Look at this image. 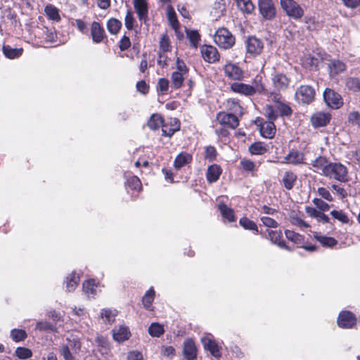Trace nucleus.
<instances>
[{
    "mask_svg": "<svg viewBox=\"0 0 360 360\" xmlns=\"http://www.w3.org/2000/svg\"><path fill=\"white\" fill-rule=\"evenodd\" d=\"M11 338L15 342L24 341L27 338V332L23 329L13 328L11 330Z\"/></svg>",
    "mask_w": 360,
    "mask_h": 360,
    "instance_id": "864d4df0",
    "label": "nucleus"
},
{
    "mask_svg": "<svg viewBox=\"0 0 360 360\" xmlns=\"http://www.w3.org/2000/svg\"><path fill=\"white\" fill-rule=\"evenodd\" d=\"M248 150L251 155H262L268 151V146L263 142L256 141L249 146Z\"/></svg>",
    "mask_w": 360,
    "mask_h": 360,
    "instance_id": "f704fd0d",
    "label": "nucleus"
},
{
    "mask_svg": "<svg viewBox=\"0 0 360 360\" xmlns=\"http://www.w3.org/2000/svg\"><path fill=\"white\" fill-rule=\"evenodd\" d=\"M126 177V181H125V186L127 188H130L131 191H136V192H140L143 189L142 183L140 180V179L135 176H125Z\"/></svg>",
    "mask_w": 360,
    "mask_h": 360,
    "instance_id": "7c9ffc66",
    "label": "nucleus"
},
{
    "mask_svg": "<svg viewBox=\"0 0 360 360\" xmlns=\"http://www.w3.org/2000/svg\"><path fill=\"white\" fill-rule=\"evenodd\" d=\"M331 114L328 112L316 111L310 117V123L314 129L327 126L331 120Z\"/></svg>",
    "mask_w": 360,
    "mask_h": 360,
    "instance_id": "2eb2a0df",
    "label": "nucleus"
},
{
    "mask_svg": "<svg viewBox=\"0 0 360 360\" xmlns=\"http://www.w3.org/2000/svg\"><path fill=\"white\" fill-rule=\"evenodd\" d=\"M357 318L351 311L342 310L337 318V325L343 329H352L356 326Z\"/></svg>",
    "mask_w": 360,
    "mask_h": 360,
    "instance_id": "0eeeda50",
    "label": "nucleus"
},
{
    "mask_svg": "<svg viewBox=\"0 0 360 360\" xmlns=\"http://www.w3.org/2000/svg\"><path fill=\"white\" fill-rule=\"evenodd\" d=\"M281 6L286 15L294 20H300L304 16L303 8L295 0H281Z\"/></svg>",
    "mask_w": 360,
    "mask_h": 360,
    "instance_id": "423d86ee",
    "label": "nucleus"
},
{
    "mask_svg": "<svg viewBox=\"0 0 360 360\" xmlns=\"http://www.w3.org/2000/svg\"><path fill=\"white\" fill-rule=\"evenodd\" d=\"M113 339L119 342H122L128 340L131 336V333L127 327L121 326L113 333Z\"/></svg>",
    "mask_w": 360,
    "mask_h": 360,
    "instance_id": "e433bc0d",
    "label": "nucleus"
},
{
    "mask_svg": "<svg viewBox=\"0 0 360 360\" xmlns=\"http://www.w3.org/2000/svg\"><path fill=\"white\" fill-rule=\"evenodd\" d=\"M44 39L47 42H55L57 39V34L55 29L45 28L44 31Z\"/></svg>",
    "mask_w": 360,
    "mask_h": 360,
    "instance_id": "69168bd1",
    "label": "nucleus"
},
{
    "mask_svg": "<svg viewBox=\"0 0 360 360\" xmlns=\"http://www.w3.org/2000/svg\"><path fill=\"white\" fill-rule=\"evenodd\" d=\"M246 54L252 57L260 56L264 50V44L263 41L255 35L248 36L245 41Z\"/></svg>",
    "mask_w": 360,
    "mask_h": 360,
    "instance_id": "39448f33",
    "label": "nucleus"
},
{
    "mask_svg": "<svg viewBox=\"0 0 360 360\" xmlns=\"http://www.w3.org/2000/svg\"><path fill=\"white\" fill-rule=\"evenodd\" d=\"M223 169L218 164H212L207 167L205 177L207 183L212 184L216 183L222 174Z\"/></svg>",
    "mask_w": 360,
    "mask_h": 360,
    "instance_id": "5701e85b",
    "label": "nucleus"
},
{
    "mask_svg": "<svg viewBox=\"0 0 360 360\" xmlns=\"http://www.w3.org/2000/svg\"><path fill=\"white\" fill-rule=\"evenodd\" d=\"M259 127L260 135L265 139H273L276 132L274 122L271 121H264L262 118H257L255 121Z\"/></svg>",
    "mask_w": 360,
    "mask_h": 360,
    "instance_id": "4468645a",
    "label": "nucleus"
},
{
    "mask_svg": "<svg viewBox=\"0 0 360 360\" xmlns=\"http://www.w3.org/2000/svg\"><path fill=\"white\" fill-rule=\"evenodd\" d=\"M79 277L76 273L72 272L66 277V290L68 292H73L78 286Z\"/></svg>",
    "mask_w": 360,
    "mask_h": 360,
    "instance_id": "a19ab883",
    "label": "nucleus"
},
{
    "mask_svg": "<svg viewBox=\"0 0 360 360\" xmlns=\"http://www.w3.org/2000/svg\"><path fill=\"white\" fill-rule=\"evenodd\" d=\"M115 316L116 314L109 309H103L101 312V318L105 319L108 323L113 322L115 321Z\"/></svg>",
    "mask_w": 360,
    "mask_h": 360,
    "instance_id": "338daca9",
    "label": "nucleus"
},
{
    "mask_svg": "<svg viewBox=\"0 0 360 360\" xmlns=\"http://www.w3.org/2000/svg\"><path fill=\"white\" fill-rule=\"evenodd\" d=\"M122 26V23L120 20L117 18H110L106 23V27L108 32L111 34H117L120 31Z\"/></svg>",
    "mask_w": 360,
    "mask_h": 360,
    "instance_id": "58836bf2",
    "label": "nucleus"
},
{
    "mask_svg": "<svg viewBox=\"0 0 360 360\" xmlns=\"http://www.w3.org/2000/svg\"><path fill=\"white\" fill-rule=\"evenodd\" d=\"M192 161L193 155L186 151H182L175 158L174 160V167L178 170L186 165L191 164Z\"/></svg>",
    "mask_w": 360,
    "mask_h": 360,
    "instance_id": "bb28decb",
    "label": "nucleus"
},
{
    "mask_svg": "<svg viewBox=\"0 0 360 360\" xmlns=\"http://www.w3.org/2000/svg\"><path fill=\"white\" fill-rule=\"evenodd\" d=\"M215 44L222 49H229L235 44L236 39L232 33L226 27L219 28L214 35Z\"/></svg>",
    "mask_w": 360,
    "mask_h": 360,
    "instance_id": "7ed1b4c3",
    "label": "nucleus"
},
{
    "mask_svg": "<svg viewBox=\"0 0 360 360\" xmlns=\"http://www.w3.org/2000/svg\"><path fill=\"white\" fill-rule=\"evenodd\" d=\"M224 76L230 80L243 81L245 78L244 70L237 63L228 61L223 67Z\"/></svg>",
    "mask_w": 360,
    "mask_h": 360,
    "instance_id": "1a4fd4ad",
    "label": "nucleus"
},
{
    "mask_svg": "<svg viewBox=\"0 0 360 360\" xmlns=\"http://www.w3.org/2000/svg\"><path fill=\"white\" fill-rule=\"evenodd\" d=\"M326 104L332 109H339L343 105V99L340 94L333 89L326 88L323 94Z\"/></svg>",
    "mask_w": 360,
    "mask_h": 360,
    "instance_id": "9b49d317",
    "label": "nucleus"
},
{
    "mask_svg": "<svg viewBox=\"0 0 360 360\" xmlns=\"http://www.w3.org/2000/svg\"><path fill=\"white\" fill-rule=\"evenodd\" d=\"M259 11L262 18L272 20L276 15L275 4L272 0H258Z\"/></svg>",
    "mask_w": 360,
    "mask_h": 360,
    "instance_id": "f8f14e48",
    "label": "nucleus"
},
{
    "mask_svg": "<svg viewBox=\"0 0 360 360\" xmlns=\"http://www.w3.org/2000/svg\"><path fill=\"white\" fill-rule=\"evenodd\" d=\"M297 174L295 172L287 170L284 172L280 182L286 190L291 191L297 184Z\"/></svg>",
    "mask_w": 360,
    "mask_h": 360,
    "instance_id": "393cba45",
    "label": "nucleus"
},
{
    "mask_svg": "<svg viewBox=\"0 0 360 360\" xmlns=\"http://www.w3.org/2000/svg\"><path fill=\"white\" fill-rule=\"evenodd\" d=\"M200 53L203 60L208 63H217L220 60V53L217 49L212 45H202Z\"/></svg>",
    "mask_w": 360,
    "mask_h": 360,
    "instance_id": "ddd939ff",
    "label": "nucleus"
},
{
    "mask_svg": "<svg viewBox=\"0 0 360 360\" xmlns=\"http://www.w3.org/2000/svg\"><path fill=\"white\" fill-rule=\"evenodd\" d=\"M225 107L229 113H233L237 117H240L243 115V108L240 105L239 100L236 98H229L225 103Z\"/></svg>",
    "mask_w": 360,
    "mask_h": 360,
    "instance_id": "a878e982",
    "label": "nucleus"
},
{
    "mask_svg": "<svg viewBox=\"0 0 360 360\" xmlns=\"http://www.w3.org/2000/svg\"><path fill=\"white\" fill-rule=\"evenodd\" d=\"M268 234V238L271 241L272 243L276 245L281 249H284L287 251H292L289 245L286 244L285 240L283 238V233L281 230H271L266 229Z\"/></svg>",
    "mask_w": 360,
    "mask_h": 360,
    "instance_id": "6ab92c4d",
    "label": "nucleus"
},
{
    "mask_svg": "<svg viewBox=\"0 0 360 360\" xmlns=\"http://www.w3.org/2000/svg\"><path fill=\"white\" fill-rule=\"evenodd\" d=\"M134 8L140 20H146L148 15V4L146 0H134Z\"/></svg>",
    "mask_w": 360,
    "mask_h": 360,
    "instance_id": "c85d7f7f",
    "label": "nucleus"
},
{
    "mask_svg": "<svg viewBox=\"0 0 360 360\" xmlns=\"http://www.w3.org/2000/svg\"><path fill=\"white\" fill-rule=\"evenodd\" d=\"M198 347L193 338H186L183 343L182 354L186 360H196Z\"/></svg>",
    "mask_w": 360,
    "mask_h": 360,
    "instance_id": "f3484780",
    "label": "nucleus"
},
{
    "mask_svg": "<svg viewBox=\"0 0 360 360\" xmlns=\"http://www.w3.org/2000/svg\"><path fill=\"white\" fill-rule=\"evenodd\" d=\"M324 176L341 183H346L349 181L348 169L341 162H331Z\"/></svg>",
    "mask_w": 360,
    "mask_h": 360,
    "instance_id": "f03ea898",
    "label": "nucleus"
},
{
    "mask_svg": "<svg viewBox=\"0 0 360 360\" xmlns=\"http://www.w3.org/2000/svg\"><path fill=\"white\" fill-rule=\"evenodd\" d=\"M236 81L230 85V90L236 94H241L245 96H251L254 95V89L252 85L239 82Z\"/></svg>",
    "mask_w": 360,
    "mask_h": 360,
    "instance_id": "4be33fe9",
    "label": "nucleus"
},
{
    "mask_svg": "<svg viewBox=\"0 0 360 360\" xmlns=\"http://www.w3.org/2000/svg\"><path fill=\"white\" fill-rule=\"evenodd\" d=\"M345 85L349 90L359 92L360 91V78L349 77L347 78Z\"/></svg>",
    "mask_w": 360,
    "mask_h": 360,
    "instance_id": "603ef678",
    "label": "nucleus"
},
{
    "mask_svg": "<svg viewBox=\"0 0 360 360\" xmlns=\"http://www.w3.org/2000/svg\"><path fill=\"white\" fill-rule=\"evenodd\" d=\"M15 355L20 359H27L32 356V352L29 348L18 347L15 351Z\"/></svg>",
    "mask_w": 360,
    "mask_h": 360,
    "instance_id": "bf43d9fd",
    "label": "nucleus"
},
{
    "mask_svg": "<svg viewBox=\"0 0 360 360\" xmlns=\"http://www.w3.org/2000/svg\"><path fill=\"white\" fill-rule=\"evenodd\" d=\"M238 8L243 13L250 14L255 10V6L251 0H236Z\"/></svg>",
    "mask_w": 360,
    "mask_h": 360,
    "instance_id": "8fccbe9b",
    "label": "nucleus"
},
{
    "mask_svg": "<svg viewBox=\"0 0 360 360\" xmlns=\"http://www.w3.org/2000/svg\"><path fill=\"white\" fill-rule=\"evenodd\" d=\"M96 288L97 284L93 278L86 280L82 284L83 291L88 296L95 295L96 292Z\"/></svg>",
    "mask_w": 360,
    "mask_h": 360,
    "instance_id": "c03bdc74",
    "label": "nucleus"
},
{
    "mask_svg": "<svg viewBox=\"0 0 360 360\" xmlns=\"http://www.w3.org/2000/svg\"><path fill=\"white\" fill-rule=\"evenodd\" d=\"M217 152L216 148L212 146H208L205 148L204 158L205 160L212 162L216 160Z\"/></svg>",
    "mask_w": 360,
    "mask_h": 360,
    "instance_id": "052dcab7",
    "label": "nucleus"
},
{
    "mask_svg": "<svg viewBox=\"0 0 360 360\" xmlns=\"http://www.w3.org/2000/svg\"><path fill=\"white\" fill-rule=\"evenodd\" d=\"M165 120L160 114L154 113L152 114L148 120V127L153 131L159 129L162 127Z\"/></svg>",
    "mask_w": 360,
    "mask_h": 360,
    "instance_id": "c756f323",
    "label": "nucleus"
},
{
    "mask_svg": "<svg viewBox=\"0 0 360 360\" xmlns=\"http://www.w3.org/2000/svg\"><path fill=\"white\" fill-rule=\"evenodd\" d=\"M155 297V291L153 287H150L144 294L142 297V304L145 309L148 311H153V307L152 306Z\"/></svg>",
    "mask_w": 360,
    "mask_h": 360,
    "instance_id": "2f4dec72",
    "label": "nucleus"
},
{
    "mask_svg": "<svg viewBox=\"0 0 360 360\" xmlns=\"http://www.w3.org/2000/svg\"><path fill=\"white\" fill-rule=\"evenodd\" d=\"M131 45L130 39L127 35H124L118 42V46L120 51H124L127 50Z\"/></svg>",
    "mask_w": 360,
    "mask_h": 360,
    "instance_id": "774afa93",
    "label": "nucleus"
},
{
    "mask_svg": "<svg viewBox=\"0 0 360 360\" xmlns=\"http://www.w3.org/2000/svg\"><path fill=\"white\" fill-rule=\"evenodd\" d=\"M274 101H276L277 103L276 109H277L278 115H280L281 117H284V116H290L292 114V110L288 104L276 101V96L274 97Z\"/></svg>",
    "mask_w": 360,
    "mask_h": 360,
    "instance_id": "09e8293b",
    "label": "nucleus"
},
{
    "mask_svg": "<svg viewBox=\"0 0 360 360\" xmlns=\"http://www.w3.org/2000/svg\"><path fill=\"white\" fill-rule=\"evenodd\" d=\"M239 224L246 230L252 231L256 234L259 233L256 223L246 217L240 219Z\"/></svg>",
    "mask_w": 360,
    "mask_h": 360,
    "instance_id": "a18cd8bd",
    "label": "nucleus"
},
{
    "mask_svg": "<svg viewBox=\"0 0 360 360\" xmlns=\"http://www.w3.org/2000/svg\"><path fill=\"white\" fill-rule=\"evenodd\" d=\"M285 235L288 240L297 245L302 244L304 241V236L294 231L287 229L285 231Z\"/></svg>",
    "mask_w": 360,
    "mask_h": 360,
    "instance_id": "49530a36",
    "label": "nucleus"
},
{
    "mask_svg": "<svg viewBox=\"0 0 360 360\" xmlns=\"http://www.w3.org/2000/svg\"><path fill=\"white\" fill-rule=\"evenodd\" d=\"M169 82L167 78H160L158 81L156 89L161 95H166L169 91Z\"/></svg>",
    "mask_w": 360,
    "mask_h": 360,
    "instance_id": "4d7b16f0",
    "label": "nucleus"
},
{
    "mask_svg": "<svg viewBox=\"0 0 360 360\" xmlns=\"http://www.w3.org/2000/svg\"><path fill=\"white\" fill-rule=\"evenodd\" d=\"M136 20L131 10H127L124 18V25L128 30H133Z\"/></svg>",
    "mask_w": 360,
    "mask_h": 360,
    "instance_id": "680f3d73",
    "label": "nucleus"
},
{
    "mask_svg": "<svg viewBox=\"0 0 360 360\" xmlns=\"http://www.w3.org/2000/svg\"><path fill=\"white\" fill-rule=\"evenodd\" d=\"M316 91L309 84L300 85L295 91V98L297 103L302 105H309L315 100Z\"/></svg>",
    "mask_w": 360,
    "mask_h": 360,
    "instance_id": "20e7f679",
    "label": "nucleus"
},
{
    "mask_svg": "<svg viewBox=\"0 0 360 360\" xmlns=\"http://www.w3.org/2000/svg\"><path fill=\"white\" fill-rule=\"evenodd\" d=\"M96 343L98 347V351L102 354H107L110 350V347L108 339L103 336H98L96 338Z\"/></svg>",
    "mask_w": 360,
    "mask_h": 360,
    "instance_id": "37998d69",
    "label": "nucleus"
},
{
    "mask_svg": "<svg viewBox=\"0 0 360 360\" xmlns=\"http://www.w3.org/2000/svg\"><path fill=\"white\" fill-rule=\"evenodd\" d=\"M216 121L229 129H236L240 124L239 117L236 115L225 111H220L217 114Z\"/></svg>",
    "mask_w": 360,
    "mask_h": 360,
    "instance_id": "6e6552de",
    "label": "nucleus"
},
{
    "mask_svg": "<svg viewBox=\"0 0 360 360\" xmlns=\"http://www.w3.org/2000/svg\"><path fill=\"white\" fill-rule=\"evenodd\" d=\"M181 129V122L178 118L170 117L167 119L162 127V136L172 137L176 131Z\"/></svg>",
    "mask_w": 360,
    "mask_h": 360,
    "instance_id": "a211bd4d",
    "label": "nucleus"
},
{
    "mask_svg": "<svg viewBox=\"0 0 360 360\" xmlns=\"http://www.w3.org/2000/svg\"><path fill=\"white\" fill-rule=\"evenodd\" d=\"M223 218L226 219L229 222H235L236 217L232 208L228 207L224 202H220L218 205Z\"/></svg>",
    "mask_w": 360,
    "mask_h": 360,
    "instance_id": "72a5a7b5",
    "label": "nucleus"
},
{
    "mask_svg": "<svg viewBox=\"0 0 360 360\" xmlns=\"http://www.w3.org/2000/svg\"><path fill=\"white\" fill-rule=\"evenodd\" d=\"M2 51L6 58L15 59L20 57L23 53L22 48H12L10 45H4Z\"/></svg>",
    "mask_w": 360,
    "mask_h": 360,
    "instance_id": "473e14b6",
    "label": "nucleus"
},
{
    "mask_svg": "<svg viewBox=\"0 0 360 360\" xmlns=\"http://www.w3.org/2000/svg\"><path fill=\"white\" fill-rule=\"evenodd\" d=\"M348 122L354 126H357L360 128V113L358 111H352L349 113Z\"/></svg>",
    "mask_w": 360,
    "mask_h": 360,
    "instance_id": "e2e57ef3",
    "label": "nucleus"
},
{
    "mask_svg": "<svg viewBox=\"0 0 360 360\" xmlns=\"http://www.w3.org/2000/svg\"><path fill=\"white\" fill-rule=\"evenodd\" d=\"M271 79L274 87L278 91L286 90L290 83V79L283 73H276Z\"/></svg>",
    "mask_w": 360,
    "mask_h": 360,
    "instance_id": "b1692460",
    "label": "nucleus"
},
{
    "mask_svg": "<svg viewBox=\"0 0 360 360\" xmlns=\"http://www.w3.org/2000/svg\"><path fill=\"white\" fill-rule=\"evenodd\" d=\"M35 330L44 333H54L57 331V327L56 324L41 321L36 323Z\"/></svg>",
    "mask_w": 360,
    "mask_h": 360,
    "instance_id": "79ce46f5",
    "label": "nucleus"
},
{
    "mask_svg": "<svg viewBox=\"0 0 360 360\" xmlns=\"http://www.w3.org/2000/svg\"><path fill=\"white\" fill-rule=\"evenodd\" d=\"M313 238L324 248H333L338 244V240L335 238L321 235L319 232L314 233Z\"/></svg>",
    "mask_w": 360,
    "mask_h": 360,
    "instance_id": "cd10ccee",
    "label": "nucleus"
},
{
    "mask_svg": "<svg viewBox=\"0 0 360 360\" xmlns=\"http://www.w3.org/2000/svg\"><path fill=\"white\" fill-rule=\"evenodd\" d=\"M330 215L334 219L338 220L342 224H348L349 222V218L348 215L342 210H333L330 212Z\"/></svg>",
    "mask_w": 360,
    "mask_h": 360,
    "instance_id": "13d9d810",
    "label": "nucleus"
},
{
    "mask_svg": "<svg viewBox=\"0 0 360 360\" xmlns=\"http://www.w3.org/2000/svg\"><path fill=\"white\" fill-rule=\"evenodd\" d=\"M148 333L152 337L159 338L165 333L164 326L159 323H152L148 328Z\"/></svg>",
    "mask_w": 360,
    "mask_h": 360,
    "instance_id": "3c124183",
    "label": "nucleus"
},
{
    "mask_svg": "<svg viewBox=\"0 0 360 360\" xmlns=\"http://www.w3.org/2000/svg\"><path fill=\"white\" fill-rule=\"evenodd\" d=\"M90 37L94 44L108 42V36L103 25L98 21H93L90 25Z\"/></svg>",
    "mask_w": 360,
    "mask_h": 360,
    "instance_id": "9d476101",
    "label": "nucleus"
},
{
    "mask_svg": "<svg viewBox=\"0 0 360 360\" xmlns=\"http://www.w3.org/2000/svg\"><path fill=\"white\" fill-rule=\"evenodd\" d=\"M185 32L186 33V37L191 43V46L196 49L198 46L199 42L201 40V36L199 34L198 31L195 30H189L188 28H186Z\"/></svg>",
    "mask_w": 360,
    "mask_h": 360,
    "instance_id": "4c0bfd02",
    "label": "nucleus"
},
{
    "mask_svg": "<svg viewBox=\"0 0 360 360\" xmlns=\"http://www.w3.org/2000/svg\"><path fill=\"white\" fill-rule=\"evenodd\" d=\"M305 155L304 153L297 150L292 149L289 151L282 163L290 164L292 165H300L305 163Z\"/></svg>",
    "mask_w": 360,
    "mask_h": 360,
    "instance_id": "412c9836",
    "label": "nucleus"
},
{
    "mask_svg": "<svg viewBox=\"0 0 360 360\" xmlns=\"http://www.w3.org/2000/svg\"><path fill=\"white\" fill-rule=\"evenodd\" d=\"M330 162L326 156L319 155L311 162V165L314 172L324 176Z\"/></svg>",
    "mask_w": 360,
    "mask_h": 360,
    "instance_id": "aec40b11",
    "label": "nucleus"
},
{
    "mask_svg": "<svg viewBox=\"0 0 360 360\" xmlns=\"http://www.w3.org/2000/svg\"><path fill=\"white\" fill-rule=\"evenodd\" d=\"M201 342L204 349L208 351L215 359L219 360L222 356V347L214 339L210 338H202Z\"/></svg>",
    "mask_w": 360,
    "mask_h": 360,
    "instance_id": "dca6fc26",
    "label": "nucleus"
},
{
    "mask_svg": "<svg viewBox=\"0 0 360 360\" xmlns=\"http://www.w3.org/2000/svg\"><path fill=\"white\" fill-rule=\"evenodd\" d=\"M243 170L245 172H253L256 169L255 163L249 159H243L240 162Z\"/></svg>",
    "mask_w": 360,
    "mask_h": 360,
    "instance_id": "0e129e2a",
    "label": "nucleus"
},
{
    "mask_svg": "<svg viewBox=\"0 0 360 360\" xmlns=\"http://www.w3.org/2000/svg\"><path fill=\"white\" fill-rule=\"evenodd\" d=\"M329 68L332 75H338L346 70V65L340 60H333L329 64Z\"/></svg>",
    "mask_w": 360,
    "mask_h": 360,
    "instance_id": "de8ad7c7",
    "label": "nucleus"
},
{
    "mask_svg": "<svg viewBox=\"0 0 360 360\" xmlns=\"http://www.w3.org/2000/svg\"><path fill=\"white\" fill-rule=\"evenodd\" d=\"M172 46L169 37L167 33L162 35L160 40V52L162 53L171 51Z\"/></svg>",
    "mask_w": 360,
    "mask_h": 360,
    "instance_id": "5fc2aeb1",
    "label": "nucleus"
},
{
    "mask_svg": "<svg viewBox=\"0 0 360 360\" xmlns=\"http://www.w3.org/2000/svg\"><path fill=\"white\" fill-rule=\"evenodd\" d=\"M252 87L254 89V95L256 94L266 95L268 91L265 87V84L263 82V77L257 75L252 80Z\"/></svg>",
    "mask_w": 360,
    "mask_h": 360,
    "instance_id": "c9c22d12",
    "label": "nucleus"
},
{
    "mask_svg": "<svg viewBox=\"0 0 360 360\" xmlns=\"http://www.w3.org/2000/svg\"><path fill=\"white\" fill-rule=\"evenodd\" d=\"M44 11L49 20L59 22L61 20V18L59 14L58 9L52 4H48L44 8Z\"/></svg>",
    "mask_w": 360,
    "mask_h": 360,
    "instance_id": "ea45409f",
    "label": "nucleus"
},
{
    "mask_svg": "<svg viewBox=\"0 0 360 360\" xmlns=\"http://www.w3.org/2000/svg\"><path fill=\"white\" fill-rule=\"evenodd\" d=\"M264 115L267 121H271L273 122H274L278 117L277 109H275L271 105H266L265 106Z\"/></svg>",
    "mask_w": 360,
    "mask_h": 360,
    "instance_id": "6e6d98bb",
    "label": "nucleus"
},
{
    "mask_svg": "<svg viewBox=\"0 0 360 360\" xmlns=\"http://www.w3.org/2000/svg\"><path fill=\"white\" fill-rule=\"evenodd\" d=\"M189 68L184 60L177 58L176 60V70L171 74V83L174 89L182 87L186 77L188 75Z\"/></svg>",
    "mask_w": 360,
    "mask_h": 360,
    "instance_id": "f257e3e1",
    "label": "nucleus"
}]
</instances>
